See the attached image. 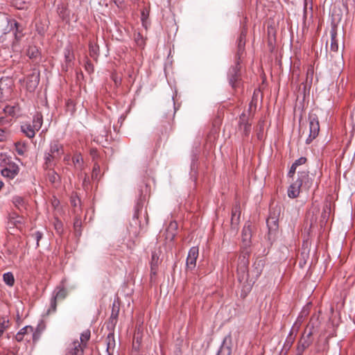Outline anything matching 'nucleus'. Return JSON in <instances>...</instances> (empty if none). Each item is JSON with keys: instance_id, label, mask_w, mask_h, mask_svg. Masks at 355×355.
<instances>
[{"instance_id": "nucleus-1", "label": "nucleus", "mask_w": 355, "mask_h": 355, "mask_svg": "<svg viewBox=\"0 0 355 355\" xmlns=\"http://www.w3.org/2000/svg\"><path fill=\"white\" fill-rule=\"evenodd\" d=\"M318 323V317H312L309 323L307 325L304 334H302L300 340L298 342L296 354L302 355L306 349H307L313 343L312 335L313 334V329Z\"/></svg>"}, {"instance_id": "nucleus-2", "label": "nucleus", "mask_w": 355, "mask_h": 355, "mask_svg": "<svg viewBox=\"0 0 355 355\" xmlns=\"http://www.w3.org/2000/svg\"><path fill=\"white\" fill-rule=\"evenodd\" d=\"M228 80L233 89H235L239 87L241 82L239 60H237L234 66L230 68L228 71Z\"/></svg>"}, {"instance_id": "nucleus-3", "label": "nucleus", "mask_w": 355, "mask_h": 355, "mask_svg": "<svg viewBox=\"0 0 355 355\" xmlns=\"http://www.w3.org/2000/svg\"><path fill=\"white\" fill-rule=\"evenodd\" d=\"M40 335V331H34L33 327L26 326L16 334L15 338L18 342L21 341L25 338L28 341L32 339L35 343L39 339Z\"/></svg>"}, {"instance_id": "nucleus-4", "label": "nucleus", "mask_w": 355, "mask_h": 355, "mask_svg": "<svg viewBox=\"0 0 355 355\" xmlns=\"http://www.w3.org/2000/svg\"><path fill=\"white\" fill-rule=\"evenodd\" d=\"M331 43L329 55L331 58L337 57L340 60L343 58V50L339 51L338 48V39L337 35V28L336 26H333L331 31Z\"/></svg>"}, {"instance_id": "nucleus-5", "label": "nucleus", "mask_w": 355, "mask_h": 355, "mask_svg": "<svg viewBox=\"0 0 355 355\" xmlns=\"http://www.w3.org/2000/svg\"><path fill=\"white\" fill-rule=\"evenodd\" d=\"M320 130L319 121L315 116L309 117V135L306 139L307 144H310L318 135Z\"/></svg>"}, {"instance_id": "nucleus-6", "label": "nucleus", "mask_w": 355, "mask_h": 355, "mask_svg": "<svg viewBox=\"0 0 355 355\" xmlns=\"http://www.w3.org/2000/svg\"><path fill=\"white\" fill-rule=\"evenodd\" d=\"M67 291L64 288L60 286L57 287L51 300L50 309L49 311H55L57 307V300H63L67 297Z\"/></svg>"}, {"instance_id": "nucleus-7", "label": "nucleus", "mask_w": 355, "mask_h": 355, "mask_svg": "<svg viewBox=\"0 0 355 355\" xmlns=\"http://www.w3.org/2000/svg\"><path fill=\"white\" fill-rule=\"evenodd\" d=\"M198 254L199 250L196 246H193L189 250L186 263L187 270H193L196 268Z\"/></svg>"}, {"instance_id": "nucleus-8", "label": "nucleus", "mask_w": 355, "mask_h": 355, "mask_svg": "<svg viewBox=\"0 0 355 355\" xmlns=\"http://www.w3.org/2000/svg\"><path fill=\"white\" fill-rule=\"evenodd\" d=\"M296 182L301 183V187L308 190L313 186V179L309 176L308 171H298V178Z\"/></svg>"}, {"instance_id": "nucleus-9", "label": "nucleus", "mask_w": 355, "mask_h": 355, "mask_svg": "<svg viewBox=\"0 0 355 355\" xmlns=\"http://www.w3.org/2000/svg\"><path fill=\"white\" fill-rule=\"evenodd\" d=\"M246 35H247V30L245 28H243L240 35L237 40V53H236V59L240 60L241 55H243L244 50H245V39H246Z\"/></svg>"}, {"instance_id": "nucleus-10", "label": "nucleus", "mask_w": 355, "mask_h": 355, "mask_svg": "<svg viewBox=\"0 0 355 355\" xmlns=\"http://www.w3.org/2000/svg\"><path fill=\"white\" fill-rule=\"evenodd\" d=\"M66 355H84V347L79 341L75 340L69 345Z\"/></svg>"}, {"instance_id": "nucleus-11", "label": "nucleus", "mask_w": 355, "mask_h": 355, "mask_svg": "<svg viewBox=\"0 0 355 355\" xmlns=\"http://www.w3.org/2000/svg\"><path fill=\"white\" fill-rule=\"evenodd\" d=\"M51 156L53 159H58L63 154V147L58 141H53L51 144L50 150Z\"/></svg>"}, {"instance_id": "nucleus-12", "label": "nucleus", "mask_w": 355, "mask_h": 355, "mask_svg": "<svg viewBox=\"0 0 355 355\" xmlns=\"http://www.w3.org/2000/svg\"><path fill=\"white\" fill-rule=\"evenodd\" d=\"M277 215L275 214V211L273 212L270 211V216L267 219V226L269 230V232L276 231L278 228V216L279 215L280 209L277 210Z\"/></svg>"}, {"instance_id": "nucleus-13", "label": "nucleus", "mask_w": 355, "mask_h": 355, "mask_svg": "<svg viewBox=\"0 0 355 355\" xmlns=\"http://www.w3.org/2000/svg\"><path fill=\"white\" fill-rule=\"evenodd\" d=\"M19 173V167L15 164H10L8 166L1 170V175L3 177L13 179Z\"/></svg>"}, {"instance_id": "nucleus-14", "label": "nucleus", "mask_w": 355, "mask_h": 355, "mask_svg": "<svg viewBox=\"0 0 355 355\" xmlns=\"http://www.w3.org/2000/svg\"><path fill=\"white\" fill-rule=\"evenodd\" d=\"M248 261L243 257L241 264L239 266L237 269L238 279L239 282H242L244 279H247L248 274L247 272Z\"/></svg>"}, {"instance_id": "nucleus-15", "label": "nucleus", "mask_w": 355, "mask_h": 355, "mask_svg": "<svg viewBox=\"0 0 355 355\" xmlns=\"http://www.w3.org/2000/svg\"><path fill=\"white\" fill-rule=\"evenodd\" d=\"M241 216V207L239 203H236L232 210L231 225L232 227H236L239 223Z\"/></svg>"}, {"instance_id": "nucleus-16", "label": "nucleus", "mask_w": 355, "mask_h": 355, "mask_svg": "<svg viewBox=\"0 0 355 355\" xmlns=\"http://www.w3.org/2000/svg\"><path fill=\"white\" fill-rule=\"evenodd\" d=\"M239 127L243 129L245 136H248L251 130V124L248 122V118L245 113L240 116Z\"/></svg>"}, {"instance_id": "nucleus-17", "label": "nucleus", "mask_w": 355, "mask_h": 355, "mask_svg": "<svg viewBox=\"0 0 355 355\" xmlns=\"http://www.w3.org/2000/svg\"><path fill=\"white\" fill-rule=\"evenodd\" d=\"M301 187V183L297 182L296 181L291 184L288 189V196L291 198H295L300 194V190Z\"/></svg>"}, {"instance_id": "nucleus-18", "label": "nucleus", "mask_w": 355, "mask_h": 355, "mask_svg": "<svg viewBox=\"0 0 355 355\" xmlns=\"http://www.w3.org/2000/svg\"><path fill=\"white\" fill-rule=\"evenodd\" d=\"M70 202H71V206L73 207V214L75 215H80L81 211H82V209H81V207H80V198L78 197V196L76 194V195H73L71 197Z\"/></svg>"}, {"instance_id": "nucleus-19", "label": "nucleus", "mask_w": 355, "mask_h": 355, "mask_svg": "<svg viewBox=\"0 0 355 355\" xmlns=\"http://www.w3.org/2000/svg\"><path fill=\"white\" fill-rule=\"evenodd\" d=\"M39 80V75L33 73L28 76L26 83L28 89L31 91H33L37 87Z\"/></svg>"}, {"instance_id": "nucleus-20", "label": "nucleus", "mask_w": 355, "mask_h": 355, "mask_svg": "<svg viewBox=\"0 0 355 355\" xmlns=\"http://www.w3.org/2000/svg\"><path fill=\"white\" fill-rule=\"evenodd\" d=\"M159 263V259L158 254L155 251L152 252L151 261H150V274L151 275H155L157 274V268Z\"/></svg>"}, {"instance_id": "nucleus-21", "label": "nucleus", "mask_w": 355, "mask_h": 355, "mask_svg": "<svg viewBox=\"0 0 355 355\" xmlns=\"http://www.w3.org/2000/svg\"><path fill=\"white\" fill-rule=\"evenodd\" d=\"M21 131L28 137L33 138L35 135V129L30 123H24L21 126Z\"/></svg>"}, {"instance_id": "nucleus-22", "label": "nucleus", "mask_w": 355, "mask_h": 355, "mask_svg": "<svg viewBox=\"0 0 355 355\" xmlns=\"http://www.w3.org/2000/svg\"><path fill=\"white\" fill-rule=\"evenodd\" d=\"M252 237V229L250 223L246 224L242 231V239L243 242L248 243Z\"/></svg>"}, {"instance_id": "nucleus-23", "label": "nucleus", "mask_w": 355, "mask_h": 355, "mask_svg": "<svg viewBox=\"0 0 355 355\" xmlns=\"http://www.w3.org/2000/svg\"><path fill=\"white\" fill-rule=\"evenodd\" d=\"M178 228V224L175 222L170 223L168 227L166 230V239L170 241L173 240L175 236V231Z\"/></svg>"}, {"instance_id": "nucleus-24", "label": "nucleus", "mask_w": 355, "mask_h": 355, "mask_svg": "<svg viewBox=\"0 0 355 355\" xmlns=\"http://www.w3.org/2000/svg\"><path fill=\"white\" fill-rule=\"evenodd\" d=\"M42 123H43L42 114L39 112L36 113L33 116V125H32L33 127L37 131H38L41 128Z\"/></svg>"}, {"instance_id": "nucleus-25", "label": "nucleus", "mask_w": 355, "mask_h": 355, "mask_svg": "<svg viewBox=\"0 0 355 355\" xmlns=\"http://www.w3.org/2000/svg\"><path fill=\"white\" fill-rule=\"evenodd\" d=\"M107 355H112L114 347L115 345L114 336L112 334H109L107 338Z\"/></svg>"}, {"instance_id": "nucleus-26", "label": "nucleus", "mask_w": 355, "mask_h": 355, "mask_svg": "<svg viewBox=\"0 0 355 355\" xmlns=\"http://www.w3.org/2000/svg\"><path fill=\"white\" fill-rule=\"evenodd\" d=\"M47 179L50 182L53 184H57L60 183V178L59 175L54 171L50 170L47 173Z\"/></svg>"}, {"instance_id": "nucleus-27", "label": "nucleus", "mask_w": 355, "mask_h": 355, "mask_svg": "<svg viewBox=\"0 0 355 355\" xmlns=\"http://www.w3.org/2000/svg\"><path fill=\"white\" fill-rule=\"evenodd\" d=\"M227 338H225L216 355H230L232 353L231 347L226 344Z\"/></svg>"}, {"instance_id": "nucleus-28", "label": "nucleus", "mask_w": 355, "mask_h": 355, "mask_svg": "<svg viewBox=\"0 0 355 355\" xmlns=\"http://www.w3.org/2000/svg\"><path fill=\"white\" fill-rule=\"evenodd\" d=\"M293 330L294 327L292 328L291 332L289 333L288 336L286 338V342L284 345V349L286 350H288L291 346L293 345L294 340H295V336H293Z\"/></svg>"}, {"instance_id": "nucleus-29", "label": "nucleus", "mask_w": 355, "mask_h": 355, "mask_svg": "<svg viewBox=\"0 0 355 355\" xmlns=\"http://www.w3.org/2000/svg\"><path fill=\"white\" fill-rule=\"evenodd\" d=\"M81 218L80 215H76L74 222H73V228L76 232V234L80 236L81 234Z\"/></svg>"}, {"instance_id": "nucleus-30", "label": "nucleus", "mask_w": 355, "mask_h": 355, "mask_svg": "<svg viewBox=\"0 0 355 355\" xmlns=\"http://www.w3.org/2000/svg\"><path fill=\"white\" fill-rule=\"evenodd\" d=\"M263 266L264 262L263 260H257L254 262L253 267L257 277H258L261 275Z\"/></svg>"}, {"instance_id": "nucleus-31", "label": "nucleus", "mask_w": 355, "mask_h": 355, "mask_svg": "<svg viewBox=\"0 0 355 355\" xmlns=\"http://www.w3.org/2000/svg\"><path fill=\"white\" fill-rule=\"evenodd\" d=\"M120 304L119 300L114 301L112 304V313L110 318L116 320L119 315Z\"/></svg>"}, {"instance_id": "nucleus-32", "label": "nucleus", "mask_w": 355, "mask_h": 355, "mask_svg": "<svg viewBox=\"0 0 355 355\" xmlns=\"http://www.w3.org/2000/svg\"><path fill=\"white\" fill-rule=\"evenodd\" d=\"M91 332L89 329L84 331L80 335V344L85 348L87 345V342L89 340Z\"/></svg>"}, {"instance_id": "nucleus-33", "label": "nucleus", "mask_w": 355, "mask_h": 355, "mask_svg": "<svg viewBox=\"0 0 355 355\" xmlns=\"http://www.w3.org/2000/svg\"><path fill=\"white\" fill-rule=\"evenodd\" d=\"M12 23L14 24V26H15V31L14 32V34H15V39L16 40H19L21 39V37H22L23 34L21 33V29L20 28H21V26L20 24L17 22L15 20H13L12 22H11V28L12 29Z\"/></svg>"}, {"instance_id": "nucleus-34", "label": "nucleus", "mask_w": 355, "mask_h": 355, "mask_svg": "<svg viewBox=\"0 0 355 355\" xmlns=\"http://www.w3.org/2000/svg\"><path fill=\"white\" fill-rule=\"evenodd\" d=\"M3 279L4 282L7 285H8L10 286H12L14 285L15 278H14V276L12 272H8L3 274Z\"/></svg>"}, {"instance_id": "nucleus-35", "label": "nucleus", "mask_w": 355, "mask_h": 355, "mask_svg": "<svg viewBox=\"0 0 355 355\" xmlns=\"http://www.w3.org/2000/svg\"><path fill=\"white\" fill-rule=\"evenodd\" d=\"M15 150L19 155H23L26 150V144L25 143L17 141L15 144Z\"/></svg>"}, {"instance_id": "nucleus-36", "label": "nucleus", "mask_w": 355, "mask_h": 355, "mask_svg": "<svg viewBox=\"0 0 355 355\" xmlns=\"http://www.w3.org/2000/svg\"><path fill=\"white\" fill-rule=\"evenodd\" d=\"M100 166L98 163H95L94 164L92 173V178L94 180L98 181L100 180Z\"/></svg>"}, {"instance_id": "nucleus-37", "label": "nucleus", "mask_w": 355, "mask_h": 355, "mask_svg": "<svg viewBox=\"0 0 355 355\" xmlns=\"http://www.w3.org/2000/svg\"><path fill=\"white\" fill-rule=\"evenodd\" d=\"M12 202L15 206L19 209L24 207L25 206L24 199L20 196H15L13 198Z\"/></svg>"}, {"instance_id": "nucleus-38", "label": "nucleus", "mask_w": 355, "mask_h": 355, "mask_svg": "<svg viewBox=\"0 0 355 355\" xmlns=\"http://www.w3.org/2000/svg\"><path fill=\"white\" fill-rule=\"evenodd\" d=\"M135 40L137 44L140 47H143L145 44L144 39L139 33L135 34Z\"/></svg>"}, {"instance_id": "nucleus-39", "label": "nucleus", "mask_w": 355, "mask_h": 355, "mask_svg": "<svg viewBox=\"0 0 355 355\" xmlns=\"http://www.w3.org/2000/svg\"><path fill=\"white\" fill-rule=\"evenodd\" d=\"M21 219L22 218L18 216H10V222L15 225H17L18 223L19 224L21 223Z\"/></svg>"}, {"instance_id": "nucleus-40", "label": "nucleus", "mask_w": 355, "mask_h": 355, "mask_svg": "<svg viewBox=\"0 0 355 355\" xmlns=\"http://www.w3.org/2000/svg\"><path fill=\"white\" fill-rule=\"evenodd\" d=\"M32 236L36 240V246H39V242L42 237V233L40 232H36L32 234Z\"/></svg>"}, {"instance_id": "nucleus-41", "label": "nucleus", "mask_w": 355, "mask_h": 355, "mask_svg": "<svg viewBox=\"0 0 355 355\" xmlns=\"http://www.w3.org/2000/svg\"><path fill=\"white\" fill-rule=\"evenodd\" d=\"M306 158L304 157H300L299 159H297V160L295 161V162L293 163L295 166H298L300 165H302V164H304L306 162Z\"/></svg>"}, {"instance_id": "nucleus-42", "label": "nucleus", "mask_w": 355, "mask_h": 355, "mask_svg": "<svg viewBox=\"0 0 355 355\" xmlns=\"http://www.w3.org/2000/svg\"><path fill=\"white\" fill-rule=\"evenodd\" d=\"M64 56H65L66 62H70L71 61L73 56L71 53L70 50H69V49L65 50Z\"/></svg>"}, {"instance_id": "nucleus-43", "label": "nucleus", "mask_w": 355, "mask_h": 355, "mask_svg": "<svg viewBox=\"0 0 355 355\" xmlns=\"http://www.w3.org/2000/svg\"><path fill=\"white\" fill-rule=\"evenodd\" d=\"M45 160H46V162L45 164L49 166L51 165V162H53L54 159H52L51 156V153L49 152L46 154V156H45Z\"/></svg>"}, {"instance_id": "nucleus-44", "label": "nucleus", "mask_w": 355, "mask_h": 355, "mask_svg": "<svg viewBox=\"0 0 355 355\" xmlns=\"http://www.w3.org/2000/svg\"><path fill=\"white\" fill-rule=\"evenodd\" d=\"M297 166H295L294 164H292L288 173V175L289 177H293V175L295 174V171H296V168H297Z\"/></svg>"}, {"instance_id": "nucleus-45", "label": "nucleus", "mask_w": 355, "mask_h": 355, "mask_svg": "<svg viewBox=\"0 0 355 355\" xmlns=\"http://www.w3.org/2000/svg\"><path fill=\"white\" fill-rule=\"evenodd\" d=\"M9 321H3L2 322H0V329L5 331L8 327Z\"/></svg>"}, {"instance_id": "nucleus-46", "label": "nucleus", "mask_w": 355, "mask_h": 355, "mask_svg": "<svg viewBox=\"0 0 355 355\" xmlns=\"http://www.w3.org/2000/svg\"><path fill=\"white\" fill-rule=\"evenodd\" d=\"M82 157L80 155H76L73 157V162L75 165L79 164L82 161Z\"/></svg>"}, {"instance_id": "nucleus-47", "label": "nucleus", "mask_w": 355, "mask_h": 355, "mask_svg": "<svg viewBox=\"0 0 355 355\" xmlns=\"http://www.w3.org/2000/svg\"><path fill=\"white\" fill-rule=\"evenodd\" d=\"M148 13H146L145 11L141 12V20L143 25H145L146 20L148 18Z\"/></svg>"}, {"instance_id": "nucleus-48", "label": "nucleus", "mask_w": 355, "mask_h": 355, "mask_svg": "<svg viewBox=\"0 0 355 355\" xmlns=\"http://www.w3.org/2000/svg\"><path fill=\"white\" fill-rule=\"evenodd\" d=\"M141 209V206L139 204H137L135 207V212L134 214V218H138V213Z\"/></svg>"}, {"instance_id": "nucleus-49", "label": "nucleus", "mask_w": 355, "mask_h": 355, "mask_svg": "<svg viewBox=\"0 0 355 355\" xmlns=\"http://www.w3.org/2000/svg\"><path fill=\"white\" fill-rule=\"evenodd\" d=\"M4 112L6 113H8L9 114H12L14 112V107H6L4 109Z\"/></svg>"}, {"instance_id": "nucleus-50", "label": "nucleus", "mask_w": 355, "mask_h": 355, "mask_svg": "<svg viewBox=\"0 0 355 355\" xmlns=\"http://www.w3.org/2000/svg\"><path fill=\"white\" fill-rule=\"evenodd\" d=\"M89 51H90V55L92 56L93 54L95 53L94 47V46H90L89 47Z\"/></svg>"}, {"instance_id": "nucleus-51", "label": "nucleus", "mask_w": 355, "mask_h": 355, "mask_svg": "<svg viewBox=\"0 0 355 355\" xmlns=\"http://www.w3.org/2000/svg\"><path fill=\"white\" fill-rule=\"evenodd\" d=\"M28 55H29V57H30L31 58L35 56V55H34V53H33V52H32V53L31 54V53H30V51H28Z\"/></svg>"}, {"instance_id": "nucleus-52", "label": "nucleus", "mask_w": 355, "mask_h": 355, "mask_svg": "<svg viewBox=\"0 0 355 355\" xmlns=\"http://www.w3.org/2000/svg\"><path fill=\"white\" fill-rule=\"evenodd\" d=\"M7 355H16V354L12 352H10L7 354Z\"/></svg>"}, {"instance_id": "nucleus-53", "label": "nucleus", "mask_w": 355, "mask_h": 355, "mask_svg": "<svg viewBox=\"0 0 355 355\" xmlns=\"http://www.w3.org/2000/svg\"><path fill=\"white\" fill-rule=\"evenodd\" d=\"M4 331L1 330V329H0V337L2 336V334H3Z\"/></svg>"}, {"instance_id": "nucleus-54", "label": "nucleus", "mask_w": 355, "mask_h": 355, "mask_svg": "<svg viewBox=\"0 0 355 355\" xmlns=\"http://www.w3.org/2000/svg\"><path fill=\"white\" fill-rule=\"evenodd\" d=\"M96 153V150H92L91 153L93 155V154H95Z\"/></svg>"}]
</instances>
